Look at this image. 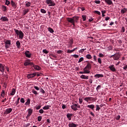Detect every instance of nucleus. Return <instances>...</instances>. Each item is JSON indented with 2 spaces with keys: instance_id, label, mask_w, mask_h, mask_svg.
<instances>
[{
  "instance_id": "nucleus-1",
  "label": "nucleus",
  "mask_w": 127,
  "mask_h": 127,
  "mask_svg": "<svg viewBox=\"0 0 127 127\" xmlns=\"http://www.w3.org/2000/svg\"><path fill=\"white\" fill-rule=\"evenodd\" d=\"M14 31H15V33H16L17 36H19V38H20V39H23L24 34H23V32H22V31H19L16 29H14Z\"/></svg>"
},
{
  "instance_id": "nucleus-2",
  "label": "nucleus",
  "mask_w": 127,
  "mask_h": 127,
  "mask_svg": "<svg viewBox=\"0 0 127 127\" xmlns=\"http://www.w3.org/2000/svg\"><path fill=\"white\" fill-rule=\"evenodd\" d=\"M87 65L86 66L84 67V68L87 71H90L91 69H92V64L94 63L92 61H87L86 62Z\"/></svg>"
},
{
  "instance_id": "nucleus-3",
  "label": "nucleus",
  "mask_w": 127,
  "mask_h": 127,
  "mask_svg": "<svg viewBox=\"0 0 127 127\" xmlns=\"http://www.w3.org/2000/svg\"><path fill=\"white\" fill-rule=\"evenodd\" d=\"M46 3L48 4V6H55L56 4L53 0H46Z\"/></svg>"
},
{
  "instance_id": "nucleus-4",
  "label": "nucleus",
  "mask_w": 127,
  "mask_h": 127,
  "mask_svg": "<svg viewBox=\"0 0 127 127\" xmlns=\"http://www.w3.org/2000/svg\"><path fill=\"white\" fill-rule=\"evenodd\" d=\"M71 109L73 111H78V109H81V106L79 104H74L70 106ZM78 108V109H77Z\"/></svg>"
},
{
  "instance_id": "nucleus-5",
  "label": "nucleus",
  "mask_w": 127,
  "mask_h": 127,
  "mask_svg": "<svg viewBox=\"0 0 127 127\" xmlns=\"http://www.w3.org/2000/svg\"><path fill=\"white\" fill-rule=\"evenodd\" d=\"M84 100L85 101V102H87V103H88L89 102L95 101V98L91 97H85L84 98Z\"/></svg>"
},
{
  "instance_id": "nucleus-6",
  "label": "nucleus",
  "mask_w": 127,
  "mask_h": 127,
  "mask_svg": "<svg viewBox=\"0 0 127 127\" xmlns=\"http://www.w3.org/2000/svg\"><path fill=\"white\" fill-rule=\"evenodd\" d=\"M10 44H11V41L10 40H6L5 42V49H7L8 48H9V47L10 46Z\"/></svg>"
},
{
  "instance_id": "nucleus-7",
  "label": "nucleus",
  "mask_w": 127,
  "mask_h": 127,
  "mask_svg": "<svg viewBox=\"0 0 127 127\" xmlns=\"http://www.w3.org/2000/svg\"><path fill=\"white\" fill-rule=\"evenodd\" d=\"M24 66H28V65L32 66V65H33V63L30 62V60H28L24 62Z\"/></svg>"
},
{
  "instance_id": "nucleus-8",
  "label": "nucleus",
  "mask_w": 127,
  "mask_h": 127,
  "mask_svg": "<svg viewBox=\"0 0 127 127\" xmlns=\"http://www.w3.org/2000/svg\"><path fill=\"white\" fill-rule=\"evenodd\" d=\"M108 68L112 71V72H116L117 71V69H116V67H115V65L114 64L109 65Z\"/></svg>"
},
{
  "instance_id": "nucleus-9",
  "label": "nucleus",
  "mask_w": 127,
  "mask_h": 127,
  "mask_svg": "<svg viewBox=\"0 0 127 127\" xmlns=\"http://www.w3.org/2000/svg\"><path fill=\"white\" fill-rule=\"evenodd\" d=\"M36 76V73H29L27 75V78L28 79H30L31 78H33Z\"/></svg>"
},
{
  "instance_id": "nucleus-10",
  "label": "nucleus",
  "mask_w": 127,
  "mask_h": 127,
  "mask_svg": "<svg viewBox=\"0 0 127 127\" xmlns=\"http://www.w3.org/2000/svg\"><path fill=\"white\" fill-rule=\"evenodd\" d=\"M11 112H12V109L8 108L5 111L3 114L4 115H8V114H10Z\"/></svg>"
},
{
  "instance_id": "nucleus-11",
  "label": "nucleus",
  "mask_w": 127,
  "mask_h": 127,
  "mask_svg": "<svg viewBox=\"0 0 127 127\" xmlns=\"http://www.w3.org/2000/svg\"><path fill=\"white\" fill-rule=\"evenodd\" d=\"M5 69L4 68V66L3 64H0V71L3 74L4 73Z\"/></svg>"
},
{
  "instance_id": "nucleus-12",
  "label": "nucleus",
  "mask_w": 127,
  "mask_h": 127,
  "mask_svg": "<svg viewBox=\"0 0 127 127\" xmlns=\"http://www.w3.org/2000/svg\"><path fill=\"white\" fill-rule=\"evenodd\" d=\"M32 67H33L35 70H37V71H40L41 70V67L37 65H35L33 64Z\"/></svg>"
},
{
  "instance_id": "nucleus-13",
  "label": "nucleus",
  "mask_w": 127,
  "mask_h": 127,
  "mask_svg": "<svg viewBox=\"0 0 127 127\" xmlns=\"http://www.w3.org/2000/svg\"><path fill=\"white\" fill-rule=\"evenodd\" d=\"M25 55L26 57H28V58H30L31 57V53L29 51H26L25 52Z\"/></svg>"
},
{
  "instance_id": "nucleus-14",
  "label": "nucleus",
  "mask_w": 127,
  "mask_h": 127,
  "mask_svg": "<svg viewBox=\"0 0 127 127\" xmlns=\"http://www.w3.org/2000/svg\"><path fill=\"white\" fill-rule=\"evenodd\" d=\"M0 20L4 22L5 21H8V18H7V17L6 16H2L0 18Z\"/></svg>"
},
{
  "instance_id": "nucleus-15",
  "label": "nucleus",
  "mask_w": 127,
  "mask_h": 127,
  "mask_svg": "<svg viewBox=\"0 0 127 127\" xmlns=\"http://www.w3.org/2000/svg\"><path fill=\"white\" fill-rule=\"evenodd\" d=\"M79 17L78 16H74L73 17V19L74 22H75V23H78L79 22Z\"/></svg>"
},
{
  "instance_id": "nucleus-16",
  "label": "nucleus",
  "mask_w": 127,
  "mask_h": 127,
  "mask_svg": "<svg viewBox=\"0 0 127 127\" xmlns=\"http://www.w3.org/2000/svg\"><path fill=\"white\" fill-rule=\"evenodd\" d=\"M83 71H79V74H90V71L83 68Z\"/></svg>"
},
{
  "instance_id": "nucleus-17",
  "label": "nucleus",
  "mask_w": 127,
  "mask_h": 127,
  "mask_svg": "<svg viewBox=\"0 0 127 127\" xmlns=\"http://www.w3.org/2000/svg\"><path fill=\"white\" fill-rule=\"evenodd\" d=\"M120 54H114V57H113L114 60H119L120 59Z\"/></svg>"
},
{
  "instance_id": "nucleus-18",
  "label": "nucleus",
  "mask_w": 127,
  "mask_h": 127,
  "mask_svg": "<svg viewBox=\"0 0 127 127\" xmlns=\"http://www.w3.org/2000/svg\"><path fill=\"white\" fill-rule=\"evenodd\" d=\"M11 5H12V7L15 9L16 8L17 6V3L16 2L13 1V0H11Z\"/></svg>"
},
{
  "instance_id": "nucleus-19",
  "label": "nucleus",
  "mask_w": 127,
  "mask_h": 127,
  "mask_svg": "<svg viewBox=\"0 0 127 127\" xmlns=\"http://www.w3.org/2000/svg\"><path fill=\"white\" fill-rule=\"evenodd\" d=\"M72 117H73V114L68 113L66 115V117L68 118V121L72 120Z\"/></svg>"
},
{
  "instance_id": "nucleus-20",
  "label": "nucleus",
  "mask_w": 127,
  "mask_h": 127,
  "mask_svg": "<svg viewBox=\"0 0 127 127\" xmlns=\"http://www.w3.org/2000/svg\"><path fill=\"white\" fill-rule=\"evenodd\" d=\"M66 20L68 21V22H69V23H71L74 21V20L72 17H67L66 18Z\"/></svg>"
},
{
  "instance_id": "nucleus-21",
  "label": "nucleus",
  "mask_w": 127,
  "mask_h": 127,
  "mask_svg": "<svg viewBox=\"0 0 127 127\" xmlns=\"http://www.w3.org/2000/svg\"><path fill=\"white\" fill-rule=\"evenodd\" d=\"M94 77L96 78V79H99V78H103V77H104V75L101 74H97L95 75Z\"/></svg>"
},
{
  "instance_id": "nucleus-22",
  "label": "nucleus",
  "mask_w": 127,
  "mask_h": 127,
  "mask_svg": "<svg viewBox=\"0 0 127 127\" xmlns=\"http://www.w3.org/2000/svg\"><path fill=\"white\" fill-rule=\"evenodd\" d=\"M80 78L81 79H84L85 80H88V79H89V76L82 74L80 76Z\"/></svg>"
},
{
  "instance_id": "nucleus-23",
  "label": "nucleus",
  "mask_w": 127,
  "mask_h": 127,
  "mask_svg": "<svg viewBox=\"0 0 127 127\" xmlns=\"http://www.w3.org/2000/svg\"><path fill=\"white\" fill-rule=\"evenodd\" d=\"M105 2L107 3V4H109V5H111V4H113V1L112 0H105Z\"/></svg>"
},
{
  "instance_id": "nucleus-24",
  "label": "nucleus",
  "mask_w": 127,
  "mask_h": 127,
  "mask_svg": "<svg viewBox=\"0 0 127 127\" xmlns=\"http://www.w3.org/2000/svg\"><path fill=\"white\" fill-rule=\"evenodd\" d=\"M68 127H78V125L75 124L74 123H69L68 124Z\"/></svg>"
},
{
  "instance_id": "nucleus-25",
  "label": "nucleus",
  "mask_w": 127,
  "mask_h": 127,
  "mask_svg": "<svg viewBox=\"0 0 127 127\" xmlns=\"http://www.w3.org/2000/svg\"><path fill=\"white\" fill-rule=\"evenodd\" d=\"M87 108H89V109H91L92 110V111H94V109L95 108V105L91 104L87 106Z\"/></svg>"
},
{
  "instance_id": "nucleus-26",
  "label": "nucleus",
  "mask_w": 127,
  "mask_h": 127,
  "mask_svg": "<svg viewBox=\"0 0 127 127\" xmlns=\"http://www.w3.org/2000/svg\"><path fill=\"white\" fill-rule=\"evenodd\" d=\"M1 7L2 11H6V10H7V7L4 6V5H2Z\"/></svg>"
},
{
  "instance_id": "nucleus-27",
  "label": "nucleus",
  "mask_w": 127,
  "mask_h": 127,
  "mask_svg": "<svg viewBox=\"0 0 127 127\" xmlns=\"http://www.w3.org/2000/svg\"><path fill=\"white\" fill-rule=\"evenodd\" d=\"M28 115H29V116H31V115H32V113H33V110H32V109H29L28 110Z\"/></svg>"
},
{
  "instance_id": "nucleus-28",
  "label": "nucleus",
  "mask_w": 127,
  "mask_h": 127,
  "mask_svg": "<svg viewBox=\"0 0 127 127\" xmlns=\"http://www.w3.org/2000/svg\"><path fill=\"white\" fill-rule=\"evenodd\" d=\"M127 11V8H124L123 9H121V12L122 13V14H124V13H126V12Z\"/></svg>"
},
{
  "instance_id": "nucleus-29",
  "label": "nucleus",
  "mask_w": 127,
  "mask_h": 127,
  "mask_svg": "<svg viewBox=\"0 0 127 127\" xmlns=\"http://www.w3.org/2000/svg\"><path fill=\"white\" fill-rule=\"evenodd\" d=\"M29 11V9H26L23 10V15H25L26 13H28V12Z\"/></svg>"
},
{
  "instance_id": "nucleus-30",
  "label": "nucleus",
  "mask_w": 127,
  "mask_h": 127,
  "mask_svg": "<svg viewBox=\"0 0 127 127\" xmlns=\"http://www.w3.org/2000/svg\"><path fill=\"white\" fill-rule=\"evenodd\" d=\"M16 45L17 46V48L19 49L20 48V42L19 41H17L16 42Z\"/></svg>"
},
{
  "instance_id": "nucleus-31",
  "label": "nucleus",
  "mask_w": 127,
  "mask_h": 127,
  "mask_svg": "<svg viewBox=\"0 0 127 127\" xmlns=\"http://www.w3.org/2000/svg\"><path fill=\"white\" fill-rule=\"evenodd\" d=\"M14 94H15V89L13 88L12 91L10 93V95H11V96H14Z\"/></svg>"
},
{
  "instance_id": "nucleus-32",
  "label": "nucleus",
  "mask_w": 127,
  "mask_h": 127,
  "mask_svg": "<svg viewBox=\"0 0 127 127\" xmlns=\"http://www.w3.org/2000/svg\"><path fill=\"white\" fill-rule=\"evenodd\" d=\"M28 105H30V99H28L27 102L25 103V106H27Z\"/></svg>"
},
{
  "instance_id": "nucleus-33",
  "label": "nucleus",
  "mask_w": 127,
  "mask_h": 127,
  "mask_svg": "<svg viewBox=\"0 0 127 127\" xmlns=\"http://www.w3.org/2000/svg\"><path fill=\"white\" fill-rule=\"evenodd\" d=\"M86 58H87V59H92V58H93V57H92V56H91V55L90 54H87L86 55Z\"/></svg>"
},
{
  "instance_id": "nucleus-34",
  "label": "nucleus",
  "mask_w": 127,
  "mask_h": 127,
  "mask_svg": "<svg viewBox=\"0 0 127 127\" xmlns=\"http://www.w3.org/2000/svg\"><path fill=\"white\" fill-rule=\"evenodd\" d=\"M48 30L51 33H53L54 32V30L53 29H52L51 27L48 28Z\"/></svg>"
},
{
  "instance_id": "nucleus-35",
  "label": "nucleus",
  "mask_w": 127,
  "mask_h": 127,
  "mask_svg": "<svg viewBox=\"0 0 127 127\" xmlns=\"http://www.w3.org/2000/svg\"><path fill=\"white\" fill-rule=\"evenodd\" d=\"M26 6H27V7H29V6L31 5V3L29 1H26Z\"/></svg>"
},
{
  "instance_id": "nucleus-36",
  "label": "nucleus",
  "mask_w": 127,
  "mask_h": 127,
  "mask_svg": "<svg viewBox=\"0 0 127 127\" xmlns=\"http://www.w3.org/2000/svg\"><path fill=\"white\" fill-rule=\"evenodd\" d=\"M73 42H74V40H73L72 39H71L69 40V43L70 46H72V45H73Z\"/></svg>"
},
{
  "instance_id": "nucleus-37",
  "label": "nucleus",
  "mask_w": 127,
  "mask_h": 127,
  "mask_svg": "<svg viewBox=\"0 0 127 127\" xmlns=\"http://www.w3.org/2000/svg\"><path fill=\"white\" fill-rule=\"evenodd\" d=\"M50 108V106L49 105H47V106H45L43 109V110H49V108Z\"/></svg>"
},
{
  "instance_id": "nucleus-38",
  "label": "nucleus",
  "mask_w": 127,
  "mask_h": 127,
  "mask_svg": "<svg viewBox=\"0 0 127 127\" xmlns=\"http://www.w3.org/2000/svg\"><path fill=\"white\" fill-rule=\"evenodd\" d=\"M32 93H33V94H34V95H38L37 91H36V90H35L34 89H32Z\"/></svg>"
},
{
  "instance_id": "nucleus-39",
  "label": "nucleus",
  "mask_w": 127,
  "mask_h": 127,
  "mask_svg": "<svg viewBox=\"0 0 127 127\" xmlns=\"http://www.w3.org/2000/svg\"><path fill=\"white\" fill-rule=\"evenodd\" d=\"M20 100V98H18L17 99V100L15 102V104L16 105V106H17V105H18V104H19Z\"/></svg>"
},
{
  "instance_id": "nucleus-40",
  "label": "nucleus",
  "mask_w": 127,
  "mask_h": 127,
  "mask_svg": "<svg viewBox=\"0 0 127 127\" xmlns=\"http://www.w3.org/2000/svg\"><path fill=\"white\" fill-rule=\"evenodd\" d=\"M5 4H6V5H9V4H10V2L8 0H6Z\"/></svg>"
},
{
  "instance_id": "nucleus-41",
  "label": "nucleus",
  "mask_w": 127,
  "mask_h": 127,
  "mask_svg": "<svg viewBox=\"0 0 127 127\" xmlns=\"http://www.w3.org/2000/svg\"><path fill=\"white\" fill-rule=\"evenodd\" d=\"M84 61V58L83 57H81L79 59L78 62V63H81V62Z\"/></svg>"
},
{
  "instance_id": "nucleus-42",
  "label": "nucleus",
  "mask_w": 127,
  "mask_h": 127,
  "mask_svg": "<svg viewBox=\"0 0 127 127\" xmlns=\"http://www.w3.org/2000/svg\"><path fill=\"white\" fill-rule=\"evenodd\" d=\"M82 17L83 21H85L86 19H87V16H86L85 15H82Z\"/></svg>"
},
{
  "instance_id": "nucleus-43",
  "label": "nucleus",
  "mask_w": 127,
  "mask_h": 127,
  "mask_svg": "<svg viewBox=\"0 0 127 127\" xmlns=\"http://www.w3.org/2000/svg\"><path fill=\"white\" fill-rule=\"evenodd\" d=\"M49 52H48V51H47V50L46 49H44L43 50V53H45V54H48Z\"/></svg>"
},
{
  "instance_id": "nucleus-44",
  "label": "nucleus",
  "mask_w": 127,
  "mask_h": 127,
  "mask_svg": "<svg viewBox=\"0 0 127 127\" xmlns=\"http://www.w3.org/2000/svg\"><path fill=\"white\" fill-rule=\"evenodd\" d=\"M101 88H102V86H101V85H98V86L96 87L97 92H98V91H99V90H100V89H101Z\"/></svg>"
},
{
  "instance_id": "nucleus-45",
  "label": "nucleus",
  "mask_w": 127,
  "mask_h": 127,
  "mask_svg": "<svg viewBox=\"0 0 127 127\" xmlns=\"http://www.w3.org/2000/svg\"><path fill=\"white\" fill-rule=\"evenodd\" d=\"M101 110V108H100V106L99 105H96V111H100Z\"/></svg>"
},
{
  "instance_id": "nucleus-46",
  "label": "nucleus",
  "mask_w": 127,
  "mask_h": 127,
  "mask_svg": "<svg viewBox=\"0 0 127 127\" xmlns=\"http://www.w3.org/2000/svg\"><path fill=\"white\" fill-rule=\"evenodd\" d=\"M97 60L99 64H102V59L99 58Z\"/></svg>"
},
{
  "instance_id": "nucleus-47",
  "label": "nucleus",
  "mask_w": 127,
  "mask_h": 127,
  "mask_svg": "<svg viewBox=\"0 0 127 127\" xmlns=\"http://www.w3.org/2000/svg\"><path fill=\"white\" fill-rule=\"evenodd\" d=\"M21 103H22L23 104H24L25 102V100H24V98H21L20 100Z\"/></svg>"
},
{
  "instance_id": "nucleus-48",
  "label": "nucleus",
  "mask_w": 127,
  "mask_h": 127,
  "mask_svg": "<svg viewBox=\"0 0 127 127\" xmlns=\"http://www.w3.org/2000/svg\"><path fill=\"white\" fill-rule=\"evenodd\" d=\"M94 2H95V3H97V4H100V3H101V1L99 0H96L94 1Z\"/></svg>"
},
{
  "instance_id": "nucleus-49",
  "label": "nucleus",
  "mask_w": 127,
  "mask_h": 127,
  "mask_svg": "<svg viewBox=\"0 0 127 127\" xmlns=\"http://www.w3.org/2000/svg\"><path fill=\"white\" fill-rule=\"evenodd\" d=\"M41 12H42V13H46V10L44 9H41Z\"/></svg>"
},
{
  "instance_id": "nucleus-50",
  "label": "nucleus",
  "mask_w": 127,
  "mask_h": 127,
  "mask_svg": "<svg viewBox=\"0 0 127 127\" xmlns=\"http://www.w3.org/2000/svg\"><path fill=\"white\" fill-rule=\"evenodd\" d=\"M41 120H42V116L38 117V122H41Z\"/></svg>"
},
{
  "instance_id": "nucleus-51",
  "label": "nucleus",
  "mask_w": 127,
  "mask_h": 127,
  "mask_svg": "<svg viewBox=\"0 0 127 127\" xmlns=\"http://www.w3.org/2000/svg\"><path fill=\"white\" fill-rule=\"evenodd\" d=\"M99 56L100 57H101V58H104V57H105V55H104L102 53H100Z\"/></svg>"
},
{
  "instance_id": "nucleus-52",
  "label": "nucleus",
  "mask_w": 127,
  "mask_h": 127,
  "mask_svg": "<svg viewBox=\"0 0 127 127\" xmlns=\"http://www.w3.org/2000/svg\"><path fill=\"white\" fill-rule=\"evenodd\" d=\"M94 12L95 13H97V14H98L99 15H101V12L98 11V10H96L94 11Z\"/></svg>"
},
{
  "instance_id": "nucleus-53",
  "label": "nucleus",
  "mask_w": 127,
  "mask_h": 127,
  "mask_svg": "<svg viewBox=\"0 0 127 127\" xmlns=\"http://www.w3.org/2000/svg\"><path fill=\"white\" fill-rule=\"evenodd\" d=\"M4 93H5V91H4V90H3L2 91L1 94V97H4Z\"/></svg>"
},
{
  "instance_id": "nucleus-54",
  "label": "nucleus",
  "mask_w": 127,
  "mask_h": 127,
  "mask_svg": "<svg viewBox=\"0 0 127 127\" xmlns=\"http://www.w3.org/2000/svg\"><path fill=\"white\" fill-rule=\"evenodd\" d=\"M120 119H121V116L120 115H118L116 117V120H117V121H119Z\"/></svg>"
},
{
  "instance_id": "nucleus-55",
  "label": "nucleus",
  "mask_w": 127,
  "mask_h": 127,
  "mask_svg": "<svg viewBox=\"0 0 127 127\" xmlns=\"http://www.w3.org/2000/svg\"><path fill=\"white\" fill-rule=\"evenodd\" d=\"M35 108H36V109H37V110H40V109L41 108V106L39 105V106H36V107H35Z\"/></svg>"
},
{
  "instance_id": "nucleus-56",
  "label": "nucleus",
  "mask_w": 127,
  "mask_h": 127,
  "mask_svg": "<svg viewBox=\"0 0 127 127\" xmlns=\"http://www.w3.org/2000/svg\"><path fill=\"white\" fill-rule=\"evenodd\" d=\"M73 50H67V53H72Z\"/></svg>"
},
{
  "instance_id": "nucleus-57",
  "label": "nucleus",
  "mask_w": 127,
  "mask_h": 127,
  "mask_svg": "<svg viewBox=\"0 0 127 127\" xmlns=\"http://www.w3.org/2000/svg\"><path fill=\"white\" fill-rule=\"evenodd\" d=\"M79 104L81 105L82 104V103H83V99L79 98Z\"/></svg>"
},
{
  "instance_id": "nucleus-58",
  "label": "nucleus",
  "mask_w": 127,
  "mask_h": 127,
  "mask_svg": "<svg viewBox=\"0 0 127 127\" xmlns=\"http://www.w3.org/2000/svg\"><path fill=\"white\" fill-rule=\"evenodd\" d=\"M40 92L42 94H45V91H44V90H43V89H42V88L41 89Z\"/></svg>"
},
{
  "instance_id": "nucleus-59",
  "label": "nucleus",
  "mask_w": 127,
  "mask_h": 127,
  "mask_svg": "<svg viewBox=\"0 0 127 127\" xmlns=\"http://www.w3.org/2000/svg\"><path fill=\"white\" fill-rule=\"evenodd\" d=\"M39 113H40V114H43V113H44V111L43 109H40L39 111Z\"/></svg>"
},
{
  "instance_id": "nucleus-60",
  "label": "nucleus",
  "mask_w": 127,
  "mask_h": 127,
  "mask_svg": "<svg viewBox=\"0 0 127 127\" xmlns=\"http://www.w3.org/2000/svg\"><path fill=\"white\" fill-rule=\"evenodd\" d=\"M125 27H122L121 29V32H123V33H124V32H125Z\"/></svg>"
},
{
  "instance_id": "nucleus-61",
  "label": "nucleus",
  "mask_w": 127,
  "mask_h": 127,
  "mask_svg": "<svg viewBox=\"0 0 127 127\" xmlns=\"http://www.w3.org/2000/svg\"><path fill=\"white\" fill-rule=\"evenodd\" d=\"M34 88L37 91H39V87L38 86H34Z\"/></svg>"
},
{
  "instance_id": "nucleus-62",
  "label": "nucleus",
  "mask_w": 127,
  "mask_h": 127,
  "mask_svg": "<svg viewBox=\"0 0 127 127\" xmlns=\"http://www.w3.org/2000/svg\"><path fill=\"white\" fill-rule=\"evenodd\" d=\"M72 56L74 58H78L79 57V56L78 55H72Z\"/></svg>"
},
{
  "instance_id": "nucleus-63",
  "label": "nucleus",
  "mask_w": 127,
  "mask_h": 127,
  "mask_svg": "<svg viewBox=\"0 0 127 127\" xmlns=\"http://www.w3.org/2000/svg\"><path fill=\"white\" fill-rule=\"evenodd\" d=\"M93 59H94V61H97V56H96L95 55H94L93 56Z\"/></svg>"
},
{
  "instance_id": "nucleus-64",
  "label": "nucleus",
  "mask_w": 127,
  "mask_h": 127,
  "mask_svg": "<svg viewBox=\"0 0 127 127\" xmlns=\"http://www.w3.org/2000/svg\"><path fill=\"white\" fill-rule=\"evenodd\" d=\"M30 126V123H27L26 124H25V127H29Z\"/></svg>"
}]
</instances>
